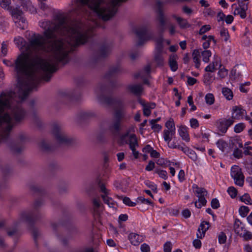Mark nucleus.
I'll use <instances>...</instances> for the list:
<instances>
[{"mask_svg":"<svg viewBox=\"0 0 252 252\" xmlns=\"http://www.w3.org/2000/svg\"><path fill=\"white\" fill-rule=\"evenodd\" d=\"M155 163L153 161H150L148 163V164L146 166L145 169L147 171H151L153 170L155 168Z\"/></svg>","mask_w":252,"mask_h":252,"instance_id":"obj_60","label":"nucleus"},{"mask_svg":"<svg viewBox=\"0 0 252 252\" xmlns=\"http://www.w3.org/2000/svg\"><path fill=\"white\" fill-rule=\"evenodd\" d=\"M227 192L230 197L232 198H235L237 194L236 189L233 187H229L227 189Z\"/></svg>","mask_w":252,"mask_h":252,"instance_id":"obj_46","label":"nucleus"},{"mask_svg":"<svg viewBox=\"0 0 252 252\" xmlns=\"http://www.w3.org/2000/svg\"><path fill=\"white\" fill-rule=\"evenodd\" d=\"M14 42L16 46L20 51H21V52L24 51V47H26L27 51L28 49V46L30 44V43L29 44H27L25 40L23 37L19 36H16L14 38Z\"/></svg>","mask_w":252,"mask_h":252,"instance_id":"obj_17","label":"nucleus"},{"mask_svg":"<svg viewBox=\"0 0 252 252\" xmlns=\"http://www.w3.org/2000/svg\"><path fill=\"white\" fill-rule=\"evenodd\" d=\"M211 206L213 209H217L220 207L219 200L217 198H214L211 201Z\"/></svg>","mask_w":252,"mask_h":252,"instance_id":"obj_57","label":"nucleus"},{"mask_svg":"<svg viewBox=\"0 0 252 252\" xmlns=\"http://www.w3.org/2000/svg\"><path fill=\"white\" fill-rule=\"evenodd\" d=\"M94 211L97 212V209H99L101 206V204L99 200L97 199H94L93 201Z\"/></svg>","mask_w":252,"mask_h":252,"instance_id":"obj_64","label":"nucleus"},{"mask_svg":"<svg viewBox=\"0 0 252 252\" xmlns=\"http://www.w3.org/2000/svg\"><path fill=\"white\" fill-rule=\"evenodd\" d=\"M11 0H0V6L4 10L9 11L11 6Z\"/></svg>","mask_w":252,"mask_h":252,"instance_id":"obj_35","label":"nucleus"},{"mask_svg":"<svg viewBox=\"0 0 252 252\" xmlns=\"http://www.w3.org/2000/svg\"><path fill=\"white\" fill-rule=\"evenodd\" d=\"M175 131H170L168 130H164L163 131V137L164 140L166 143H169L171 141L172 138L174 136Z\"/></svg>","mask_w":252,"mask_h":252,"instance_id":"obj_27","label":"nucleus"},{"mask_svg":"<svg viewBox=\"0 0 252 252\" xmlns=\"http://www.w3.org/2000/svg\"><path fill=\"white\" fill-rule=\"evenodd\" d=\"M145 184L146 186L151 189L154 192H157V186L154 183L149 181H146L145 182Z\"/></svg>","mask_w":252,"mask_h":252,"instance_id":"obj_47","label":"nucleus"},{"mask_svg":"<svg viewBox=\"0 0 252 252\" xmlns=\"http://www.w3.org/2000/svg\"><path fill=\"white\" fill-rule=\"evenodd\" d=\"M222 93L224 96L227 100H231L233 98V94L232 91L228 88H223L222 89Z\"/></svg>","mask_w":252,"mask_h":252,"instance_id":"obj_32","label":"nucleus"},{"mask_svg":"<svg viewBox=\"0 0 252 252\" xmlns=\"http://www.w3.org/2000/svg\"><path fill=\"white\" fill-rule=\"evenodd\" d=\"M132 138H134L136 141H137L135 134L127 131L120 136L119 142L121 144H128L130 147Z\"/></svg>","mask_w":252,"mask_h":252,"instance_id":"obj_14","label":"nucleus"},{"mask_svg":"<svg viewBox=\"0 0 252 252\" xmlns=\"http://www.w3.org/2000/svg\"><path fill=\"white\" fill-rule=\"evenodd\" d=\"M169 162V161H167L166 159L163 158H159L157 160L156 163L158 165H159L160 166H166L168 165V163Z\"/></svg>","mask_w":252,"mask_h":252,"instance_id":"obj_54","label":"nucleus"},{"mask_svg":"<svg viewBox=\"0 0 252 252\" xmlns=\"http://www.w3.org/2000/svg\"><path fill=\"white\" fill-rule=\"evenodd\" d=\"M218 239L220 244H224L226 242V236L223 232H220L219 235Z\"/></svg>","mask_w":252,"mask_h":252,"instance_id":"obj_56","label":"nucleus"},{"mask_svg":"<svg viewBox=\"0 0 252 252\" xmlns=\"http://www.w3.org/2000/svg\"><path fill=\"white\" fill-rule=\"evenodd\" d=\"M123 201L124 204L129 206L133 207L136 205V202L131 201L130 198L127 197H125Z\"/></svg>","mask_w":252,"mask_h":252,"instance_id":"obj_52","label":"nucleus"},{"mask_svg":"<svg viewBox=\"0 0 252 252\" xmlns=\"http://www.w3.org/2000/svg\"><path fill=\"white\" fill-rule=\"evenodd\" d=\"M167 143L168 144V146L170 148L178 149L182 151V149H183V147H182L178 144H176V143L174 141H173L172 142H171V141H170L169 143Z\"/></svg>","mask_w":252,"mask_h":252,"instance_id":"obj_55","label":"nucleus"},{"mask_svg":"<svg viewBox=\"0 0 252 252\" xmlns=\"http://www.w3.org/2000/svg\"><path fill=\"white\" fill-rule=\"evenodd\" d=\"M201 55L202 57L203 61L205 63H208L210 61V58L212 56V52L209 50L202 51L201 49Z\"/></svg>","mask_w":252,"mask_h":252,"instance_id":"obj_30","label":"nucleus"},{"mask_svg":"<svg viewBox=\"0 0 252 252\" xmlns=\"http://www.w3.org/2000/svg\"><path fill=\"white\" fill-rule=\"evenodd\" d=\"M230 145L232 148H235L233 152V156L237 158H241L243 156V152L239 148H243V144L241 140L237 138H233L230 140Z\"/></svg>","mask_w":252,"mask_h":252,"instance_id":"obj_8","label":"nucleus"},{"mask_svg":"<svg viewBox=\"0 0 252 252\" xmlns=\"http://www.w3.org/2000/svg\"><path fill=\"white\" fill-rule=\"evenodd\" d=\"M129 90L135 94L139 95L141 94L143 88L141 85H133L129 87Z\"/></svg>","mask_w":252,"mask_h":252,"instance_id":"obj_29","label":"nucleus"},{"mask_svg":"<svg viewBox=\"0 0 252 252\" xmlns=\"http://www.w3.org/2000/svg\"><path fill=\"white\" fill-rule=\"evenodd\" d=\"M156 42V47L154 52V59L157 64L160 66L164 63V60L162 56L163 52L162 42L163 41L162 37L154 39Z\"/></svg>","mask_w":252,"mask_h":252,"instance_id":"obj_4","label":"nucleus"},{"mask_svg":"<svg viewBox=\"0 0 252 252\" xmlns=\"http://www.w3.org/2000/svg\"><path fill=\"white\" fill-rule=\"evenodd\" d=\"M177 56L175 54H172L169 59V64L171 69L173 71H175L178 69V64L177 63Z\"/></svg>","mask_w":252,"mask_h":252,"instance_id":"obj_24","label":"nucleus"},{"mask_svg":"<svg viewBox=\"0 0 252 252\" xmlns=\"http://www.w3.org/2000/svg\"><path fill=\"white\" fill-rule=\"evenodd\" d=\"M230 175L233 179L235 184L240 187H242L244 182V176L241 169L236 165L233 166L231 168Z\"/></svg>","mask_w":252,"mask_h":252,"instance_id":"obj_6","label":"nucleus"},{"mask_svg":"<svg viewBox=\"0 0 252 252\" xmlns=\"http://www.w3.org/2000/svg\"><path fill=\"white\" fill-rule=\"evenodd\" d=\"M211 29V27L209 25H206L203 26L199 30V33L200 34H202L206 32L209 31Z\"/></svg>","mask_w":252,"mask_h":252,"instance_id":"obj_58","label":"nucleus"},{"mask_svg":"<svg viewBox=\"0 0 252 252\" xmlns=\"http://www.w3.org/2000/svg\"><path fill=\"white\" fill-rule=\"evenodd\" d=\"M239 6H237L236 3L231 5L232 8H235L233 12L234 15H239L241 18L244 19L246 17V11L248 10V4L244 3L243 1L238 0Z\"/></svg>","mask_w":252,"mask_h":252,"instance_id":"obj_9","label":"nucleus"},{"mask_svg":"<svg viewBox=\"0 0 252 252\" xmlns=\"http://www.w3.org/2000/svg\"><path fill=\"white\" fill-rule=\"evenodd\" d=\"M138 146L137 141H136L134 138H132L130 149L132 151V154L135 158H138L139 152L136 150V147Z\"/></svg>","mask_w":252,"mask_h":252,"instance_id":"obj_28","label":"nucleus"},{"mask_svg":"<svg viewBox=\"0 0 252 252\" xmlns=\"http://www.w3.org/2000/svg\"><path fill=\"white\" fill-rule=\"evenodd\" d=\"M240 200L247 205L252 204V200L248 193H245L243 195L240 197Z\"/></svg>","mask_w":252,"mask_h":252,"instance_id":"obj_37","label":"nucleus"},{"mask_svg":"<svg viewBox=\"0 0 252 252\" xmlns=\"http://www.w3.org/2000/svg\"><path fill=\"white\" fill-rule=\"evenodd\" d=\"M140 249L142 252H150V247L145 243L141 245Z\"/></svg>","mask_w":252,"mask_h":252,"instance_id":"obj_62","label":"nucleus"},{"mask_svg":"<svg viewBox=\"0 0 252 252\" xmlns=\"http://www.w3.org/2000/svg\"><path fill=\"white\" fill-rule=\"evenodd\" d=\"M206 103L209 105H212L215 102V97L211 93H208L205 96Z\"/></svg>","mask_w":252,"mask_h":252,"instance_id":"obj_39","label":"nucleus"},{"mask_svg":"<svg viewBox=\"0 0 252 252\" xmlns=\"http://www.w3.org/2000/svg\"><path fill=\"white\" fill-rule=\"evenodd\" d=\"M139 103L143 107V114L146 117L149 116L151 114V110L156 107V104L154 102H146L145 100L139 99Z\"/></svg>","mask_w":252,"mask_h":252,"instance_id":"obj_12","label":"nucleus"},{"mask_svg":"<svg viewBox=\"0 0 252 252\" xmlns=\"http://www.w3.org/2000/svg\"><path fill=\"white\" fill-rule=\"evenodd\" d=\"M192 189L193 192L198 198H205L207 194V191L205 189L199 188L195 184L192 185Z\"/></svg>","mask_w":252,"mask_h":252,"instance_id":"obj_22","label":"nucleus"},{"mask_svg":"<svg viewBox=\"0 0 252 252\" xmlns=\"http://www.w3.org/2000/svg\"><path fill=\"white\" fill-rule=\"evenodd\" d=\"M243 234L239 236L242 237L245 241H248L252 239V233L245 230L243 233Z\"/></svg>","mask_w":252,"mask_h":252,"instance_id":"obj_44","label":"nucleus"},{"mask_svg":"<svg viewBox=\"0 0 252 252\" xmlns=\"http://www.w3.org/2000/svg\"><path fill=\"white\" fill-rule=\"evenodd\" d=\"M207 200L205 198H198L194 202L195 207L197 208H201L202 207L206 205Z\"/></svg>","mask_w":252,"mask_h":252,"instance_id":"obj_36","label":"nucleus"},{"mask_svg":"<svg viewBox=\"0 0 252 252\" xmlns=\"http://www.w3.org/2000/svg\"><path fill=\"white\" fill-rule=\"evenodd\" d=\"M46 46L44 38L34 34L26 51H22L14 60V71L17 79L18 94L4 91L0 94V126L7 135L14 125L26 117L27 113L21 102L29 91L36 87L40 78L47 81L50 73L57 69V64L63 61L64 52L58 50L56 44Z\"/></svg>","mask_w":252,"mask_h":252,"instance_id":"obj_1","label":"nucleus"},{"mask_svg":"<svg viewBox=\"0 0 252 252\" xmlns=\"http://www.w3.org/2000/svg\"><path fill=\"white\" fill-rule=\"evenodd\" d=\"M134 32L138 40L137 41L138 45H141L145 42L154 39V34L152 32H149L145 27H138L135 29Z\"/></svg>","mask_w":252,"mask_h":252,"instance_id":"obj_3","label":"nucleus"},{"mask_svg":"<svg viewBox=\"0 0 252 252\" xmlns=\"http://www.w3.org/2000/svg\"><path fill=\"white\" fill-rule=\"evenodd\" d=\"M201 49H194L192 52V58L195 68L198 69L201 64Z\"/></svg>","mask_w":252,"mask_h":252,"instance_id":"obj_18","label":"nucleus"},{"mask_svg":"<svg viewBox=\"0 0 252 252\" xmlns=\"http://www.w3.org/2000/svg\"><path fill=\"white\" fill-rule=\"evenodd\" d=\"M218 66L221 67L220 60L218 56H215L214 60L205 67V71L207 73L214 72Z\"/></svg>","mask_w":252,"mask_h":252,"instance_id":"obj_15","label":"nucleus"},{"mask_svg":"<svg viewBox=\"0 0 252 252\" xmlns=\"http://www.w3.org/2000/svg\"><path fill=\"white\" fill-rule=\"evenodd\" d=\"M216 145L218 148L222 152H223L227 147V144L226 142L222 139L219 140L217 142Z\"/></svg>","mask_w":252,"mask_h":252,"instance_id":"obj_40","label":"nucleus"},{"mask_svg":"<svg viewBox=\"0 0 252 252\" xmlns=\"http://www.w3.org/2000/svg\"><path fill=\"white\" fill-rule=\"evenodd\" d=\"M231 119L241 120L245 118L246 111L240 106H235L233 107L231 111Z\"/></svg>","mask_w":252,"mask_h":252,"instance_id":"obj_10","label":"nucleus"},{"mask_svg":"<svg viewBox=\"0 0 252 252\" xmlns=\"http://www.w3.org/2000/svg\"><path fill=\"white\" fill-rule=\"evenodd\" d=\"M215 79V76L210 73L206 72L203 75V81L206 86L210 85Z\"/></svg>","mask_w":252,"mask_h":252,"instance_id":"obj_26","label":"nucleus"},{"mask_svg":"<svg viewBox=\"0 0 252 252\" xmlns=\"http://www.w3.org/2000/svg\"><path fill=\"white\" fill-rule=\"evenodd\" d=\"M190 126L192 128H197L199 126L198 121L195 118H191L189 120Z\"/></svg>","mask_w":252,"mask_h":252,"instance_id":"obj_51","label":"nucleus"},{"mask_svg":"<svg viewBox=\"0 0 252 252\" xmlns=\"http://www.w3.org/2000/svg\"><path fill=\"white\" fill-rule=\"evenodd\" d=\"M157 20L159 22V25L158 26L159 30L161 32H163L165 29V25L166 19L164 15L161 11L159 12V14L157 18Z\"/></svg>","mask_w":252,"mask_h":252,"instance_id":"obj_23","label":"nucleus"},{"mask_svg":"<svg viewBox=\"0 0 252 252\" xmlns=\"http://www.w3.org/2000/svg\"><path fill=\"white\" fill-rule=\"evenodd\" d=\"M172 249V244L170 242H167L164 245V252H171Z\"/></svg>","mask_w":252,"mask_h":252,"instance_id":"obj_59","label":"nucleus"},{"mask_svg":"<svg viewBox=\"0 0 252 252\" xmlns=\"http://www.w3.org/2000/svg\"><path fill=\"white\" fill-rule=\"evenodd\" d=\"M244 153L246 155L252 156V147H245L244 148Z\"/></svg>","mask_w":252,"mask_h":252,"instance_id":"obj_61","label":"nucleus"},{"mask_svg":"<svg viewBox=\"0 0 252 252\" xmlns=\"http://www.w3.org/2000/svg\"><path fill=\"white\" fill-rule=\"evenodd\" d=\"M220 69L219 72L218 73V75L221 78H225L227 76L228 74V70L225 69L224 67L222 66L221 64V67H219Z\"/></svg>","mask_w":252,"mask_h":252,"instance_id":"obj_42","label":"nucleus"},{"mask_svg":"<svg viewBox=\"0 0 252 252\" xmlns=\"http://www.w3.org/2000/svg\"><path fill=\"white\" fill-rule=\"evenodd\" d=\"M165 126L166 128L165 130L176 131V128L173 119H169L165 123Z\"/></svg>","mask_w":252,"mask_h":252,"instance_id":"obj_34","label":"nucleus"},{"mask_svg":"<svg viewBox=\"0 0 252 252\" xmlns=\"http://www.w3.org/2000/svg\"><path fill=\"white\" fill-rule=\"evenodd\" d=\"M234 123V121L229 119H223L220 120L217 122V127L219 130L222 133H225L228 127Z\"/></svg>","mask_w":252,"mask_h":252,"instance_id":"obj_11","label":"nucleus"},{"mask_svg":"<svg viewBox=\"0 0 252 252\" xmlns=\"http://www.w3.org/2000/svg\"><path fill=\"white\" fill-rule=\"evenodd\" d=\"M53 133L59 144H67L69 142V138L58 126H54Z\"/></svg>","mask_w":252,"mask_h":252,"instance_id":"obj_7","label":"nucleus"},{"mask_svg":"<svg viewBox=\"0 0 252 252\" xmlns=\"http://www.w3.org/2000/svg\"><path fill=\"white\" fill-rule=\"evenodd\" d=\"M249 211V207L246 206H242L239 209V214L243 218L246 217Z\"/></svg>","mask_w":252,"mask_h":252,"instance_id":"obj_38","label":"nucleus"},{"mask_svg":"<svg viewBox=\"0 0 252 252\" xmlns=\"http://www.w3.org/2000/svg\"><path fill=\"white\" fill-rule=\"evenodd\" d=\"M209 227V223L206 221L201 222L198 228L197 232L196 233L197 237L200 239L202 238L204 236L205 233L208 229Z\"/></svg>","mask_w":252,"mask_h":252,"instance_id":"obj_20","label":"nucleus"},{"mask_svg":"<svg viewBox=\"0 0 252 252\" xmlns=\"http://www.w3.org/2000/svg\"><path fill=\"white\" fill-rule=\"evenodd\" d=\"M8 43L7 42L3 41L1 43V53L3 56H5L7 54L8 51Z\"/></svg>","mask_w":252,"mask_h":252,"instance_id":"obj_50","label":"nucleus"},{"mask_svg":"<svg viewBox=\"0 0 252 252\" xmlns=\"http://www.w3.org/2000/svg\"><path fill=\"white\" fill-rule=\"evenodd\" d=\"M155 172L158 175L159 177L164 180L167 179V173L165 170L156 169Z\"/></svg>","mask_w":252,"mask_h":252,"instance_id":"obj_49","label":"nucleus"},{"mask_svg":"<svg viewBox=\"0 0 252 252\" xmlns=\"http://www.w3.org/2000/svg\"><path fill=\"white\" fill-rule=\"evenodd\" d=\"M128 239L133 246H138L144 240V237L136 233L131 232L128 235Z\"/></svg>","mask_w":252,"mask_h":252,"instance_id":"obj_13","label":"nucleus"},{"mask_svg":"<svg viewBox=\"0 0 252 252\" xmlns=\"http://www.w3.org/2000/svg\"><path fill=\"white\" fill-rule=\"evenodd\" d=\"M188 129V127L185 126H181L178 130V133L182 139L187 142L190 141Z\"/></svg>","mask_w":252,"mask_h":252,"instance_id":"obj_16","label":"nucleus"},{"mask_svg":"<svg viewBox=\"0 0 252 252\" xmlns=\"http://www.w3.org/2000/svg\"><path fill=\"white\" fill-rule=\"evenodd\" d=\"M150 124L151 125V128L155 132H159L162 128V126L157 123H152V121H150Z\"/></svg>","mask_w":252,"mask_h":252,"instance_id":"obj_48","label":"nucleus"},{"mask_svg":"<svg viewBox=\"0 0 252 252\" xmlns=\"http://www.w3.org/2000/svg\"><path fill=\"white\" fill-rule=\"evenodd\" d=\"M188 103L191 107L190 110L191 111H195L196 109V107L194 105L193 101V98L191 95H189L188 97Z\"/></svg>","mask_w":252,"mask_h":252,"instance_id":"obj_53","label":"nucleus"},{"mask_svg":"<svg viewBox=\"0 0 252 252\" xmlns=\"http://www.w3.org/2000/svg\"><path fill=\"white\" fill-rule=\"evenodd\" d=\"M234 229L235 232L238 235L243 234L242 233L246 230L245 224L239 219H235Z\"/></svg>","mask_w":252,"mask_h":252,"instance_id":"obj_21","label":"nucleus"},{"mask_svg":"<svg viewBox=\"0 0 252 252\" xmlns=\"http://www.w3.org/2000/svg\"><path fill=\"white\" fill-rule=\"evenodd\" d=\"M137 203H142L148 205H152V202L148 199H146L142 196H139L137 197L136 199V204Z\"/></svg>","mask_w":252,"mask_h":252,"instance_id":"obj_43","label":"nucleus"},{"mask_svg":"<svg viewBox=\"0 0 252 252\" xmlns=\"http://www.w3.org/2000/svg\"><path fill=\"white\" fill-rule=\"evenodd\" d=\"M39 26L44 30L45 44H56L58 50L63 51L65 56L60 62L65 63L68 61L67 55L72 50V47L85 43L91 35L90 29L82 23L74 22L66 23L62 22L55 26L49 21H41Z\"/></svg>","mask_w":252,"mask_h":252,"instance_id":"obj_2","label":"nucleus"},{"mask_svg":"<svg viewBox=\"0 0 252 252\" xmlns=\"http://www.w3.org/2000/svg\"><path fill=\"white\" fill-rule=\"evenodd\" d=\"M22 5L26 8L27 10L29 11L31 13H33L36 12V9L32 5L31 0H26V2H23Z\"/></svg>","mask_w":252,"mask_h":252,"instance_id":"obj_33","label":"nucleus"},{"mask_svg":"<svg viewBox=\"0 0 252 252\" xmlns=\"http://www.w3.org/2000/svg\"><path fill=\"white\" fill-rule=\"evenodd\" d=\"M174 17L177 20L181 28L185 29L190 27V25L189 24L187 20L175 16H174Z\"/></svg>","mask_w":252,"mask_h":252,"instance_id":"obj_31","label":"nucleus"},{"mask_svg":"<svg viewBox=\"0 0 252 252\" xmlns=\"http://www.w3.org/2000/svg\"><path fill=\"white\" fill-rule=\"evenodd\" d=\"M12 18L15 23L20 24L21 21L24 23L22 27H20L21 29H25L27 27V23L26 20L23 17V12L20 9L19 7H11L9 10ZM20 24H19V26Z\"/></svg>","mask_w":252,"mask_h":252,"instance_id":"obj_5","label":"nucleus"},{"mask_svg":"<svg viewBox=\"0 0 252 252\" xmlns=\"http://www.w3.org/2000/svg\"><path fill=\"white\" fill-rule=\"evenodd\" d=\"M101 190L104 193V194L101 195L102 198L105 203L107 204L110 208H113L115 206V203L112 199L108 196V192L104 186L101 187Z\"/></svg>","mask_w":252,"mask_h":252,"instance_id":"obj_19","label":"nucleus"},{"mask_svg":"<svg viewBox=\"0 0 252 252\" xmlns=\"http://www.w3.org/2000/svg\"><path fill=\"white\" fill-rule=\"evenodd\" d=\"M246 126L243 123H240L236 124L234 127V130L236 133H240L245 128Z\"/></svg>","mask_w":252,"mask_h":252,"instance_id":"obj_41","label":"nucleus"},{"mask_svg":"<svg viewBox=\"0 0 252 252\" xmlns=\"http://www.w3.org/2000/svg\"><path fill=\"white\" fill-rule=\"evenodd\" d=\"M182 151L189 156L193 161H196L197 159V157L194 151L189 149L188 147H183Z\"/></svg>","mask_w":252,"mask_h":252,"instance_id":"obj_25","label":"nucleus"},{"mask_svg":"<svg viewBox=\"0 0 252 252\" xmlns=\"http://www.w3.org/2000/svg\"><path fill=\"white\" fill-rule=\"evenodd\" d=\"M178 179L180 182H183L185 179V174L183 170H180L178 173Z\"/></svg>","mask_w":252,"mask_h":252,"instance_id":"obj_63","label":"nucleus"},{"mask_svg":"<svg viewBox=\"0 0 252 252\" xmlns=\"http://www.w3.org/2000/svg\"><path fill=\"white\" fill-rule=\"evenodd\" d=\"M221 36L223 38L225 41H227L229 39L228 32L227 29L223 28L221 29L220 32Z\"/></svg>","mask_w":252,"mask_h":252,"instance_id":"obj_45","label":"nucleus"}]
</instances>
